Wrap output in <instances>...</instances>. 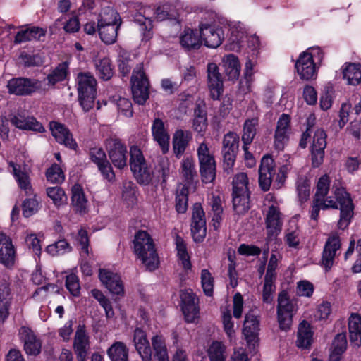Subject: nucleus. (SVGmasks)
Listing matches in <instances>:
<instances>
[{"label": "nucleus", "instance_id": "1", "mask_svg": "<svg viewBox=\"0 0 361 361\" xmlns=\"http://www.w3.org/2000/svg\"><path fill=\"white\" fill-rule=\"evenodd\" d=\"M335 209L340 210L338 227L345 230L350 225L354 215V204L350 193L343 188H337L334 196H328L326 201L313 198L310 208V217L317 222L320 210Z\"/></svg>", "mask_w": 361, "mask_h": 361}, {"label": "nucleus", "instance_id": "2", "mask_svg": "<svg viewBox=\"0 0 361 361\" xmlns=\"http://www.w3.org/2000/svg\"><path fill=\"white\" fill-rule=\"evenodd\" d=\"M152 14L157 20L163 21L176 18L177 13L175 6L168 3L158 6L155 11L149 6L140 8L134 15V21L140 26V30L143 32V40L146 42L152 36Z\"/></svg>", "mask_w": 361, "mask_h": 361}, {"label": "nucleus", "instance_id": "3", "mask_svg": "<svg viewBox=\"0 0 361 361\" xmlns=\"http://www.w3.org/2000/svg\"><path fill=\"white\" fill-rule=\"evenodd\" d=\"M133 243L135 255L147 269L149 271L157 269L159 259L151 235L145 231H138L134 236Z\"/></svg>", "mask_w": 361, "mask_h": 361}, {"label": "nucleus", "instance_id": "4", "mask_svg": "<svg viewBox=\"0 0 361 361\" xmlns=\"http://www.w3.org/2000/svg\"><path fill=\"white\" fill-rule=\"evenodd\" d=\"M249 179L244 173H238L233 178V207L235 212L244 214L250 209Z\"/></svg>", "mask_w": 361, "mask_h": 361}, {"label": "nucleus", "instance_id": "5", "mask_svg": "<svg viewBox=\"0 0 361 361\" xmlns=\"http://www.w3.org/2000/svg\"><path fill=\"white\" fill-rule=\"evenodd\" d=\"M97 80L90 73H80L77 76L78 100L85 111L93 108L97 95Z\"/></svg>", "mask_w": 361, "mask_h": 361}, {"label": "nucleus", "instance_id": "6", "mask_svg": "<svg viewBox=\"0 0 361 361\" xmlns=\"http://www.w3.org/2000/svg\"><path fill=\"white\" fill-rule=\"evenodd\" d=\"M134 101L143 104L149 98V80L142 64L137 65L133 71L130 79Z\"/></svg>", "mask_w": 361, "mask_h": 361}, {"label": "nucleus", "instance_id": "7", "mask_svg": "<svg viewBox=\"0 0 361 361\" xmlns=\"http://www.w3.org/2000/svg\"><path fill=\"white\" fill-rule=\"evenodd\" d=\"M200 163V172L202 182L209 183L216 178V161L214 157L210 153L209 149L205 142H202L197 149Z\"/></svg>", "mask_w": 361, "mask_h": 361}, {"label": "nucleus", "instance_id": "8", "mask_svg": "<svg viewBox=\"0 0 361 361\" xmlns=\"http://www.w3.org/2000/svg\"><path fill=\"white\" fill-rule=\"evenodd\" d=\"M42 87V82L37 79L13 78L7 84L8 92L17 96L30 95Z\"/></svg>", "mask_w": 361, "mask_h": 361}, {"label": "nucleus", "instance_id": "9", "mask_svg": "<svg viewBox=\"0 0 361 361\" xmlns=\"http://www.w3.org/2000/svg\"><path fill=\"white\" fill-rule=\"evenodd\" d=\"M295 306L290 300L288 293L282 292L278 297L277 319L279 328L283 331H288L293 323Z\"/></svg>", "mask_w": 361, "mask_h": 361}, {"label": "nucleus", "instance_id": "10", "mask_svg": "<svg viewBox=\"0 0 361 361\" xmlns=\"http://www.w3.org/2000/svg\"><path fill=\"white\" fill-rule=\"evenodd\" d=\"M341 247V243L338 235L336 233H331L324 244L320 261L321 266L326 271L334 266Z\"/></svg>", "mask_w": 361, "mask_h": 361}, {"label": "nucleus", "instance_id": "11", "mask_svg": "<svg viewBox=\"0 0 361 361\" xmlns=\"http://www.w3.org/2000/svg\"><path fill=\"white\" fill-rule=\"evenodd\" d=\"M181 309L188 323H197L200 317L199 300L192 290L181 291Z\"/></svg>", "mask_w": 361, "mask_h": 361}, {"label": "nucleus", "instance_id": "12", "mask_svg": "<svg viewBox=\"0 0 361 361\" xmlns=\"http://www.w3.org/2000/svg\"><path fill=\"white\" fill-rule=\"evenodd\" d=\"M110 159L115 167L122 169L127 165V148L118 137H110L106 141Z\"/></svg>", "mask_w": 361, "mask_h": 361}, {"label": "nucleus", "instance_id": "13", "mask_svg": "<svg viewBox=\"0 0 361 361\" xmlns=\"http://www.w3.org/2000/svg\"><path fill=\"white\" fill-rule=\"evenodd\" d=\"M199 30L202 43L207 47L215 49L221 44L224 32L221 27L213 24L200 23Z\"/></svg>", "mask_w": 361, "mask_h": 361}, {"label": "nucleus", "instance_id": "14", "mask_svg": "<svg viewBox=\"0 0 361 361\" xmlns=\"http://www.w3.org/2000/svg\"><path fill=\"white\" fill-rule=\"evenodd\" d=\"M259 331V320L253 310L245 314L243 334L250 348L253 350L258 345Z\"/></svg>", "mask_w": 361, "mask_h": 361}, {"label": "nucleus", "instance_id": "15", "mask_svg": "<svg viewBox=\"0 0 361 361\" xmlns=\"http://www.w3.org/2000/svg\"><path fill=\"white\" fill-rule=\"evenodd\" d=\"M49 130L58 143L70 149L76 150L78 149L77 142L73 138L72 133L64 124L57 121H51Z\"/></svg>", "mask_w": 361, "mask_h": 361}, {"label": "nucleus", "instance_id": "16", "mask_svg": "<svg viewBox=\"0 0 361 361\" xmlns=\"http://www.w3.org/2000/svg\"><path fill=\"white\" fill-rule=\"evenodd\" d=\"M207 87L210 97L214 100L219 99L224 92V81L219 68L214 63L207 65Z\"/></svg>", "mask_w": 361, "mask_h": 361}, {"label": "nucleus", "instance_id": "17", "mask_svg": "<svg viewBox=\"0 0 361 361\" xmlns=\"http://www.w3.org/2000/svg\"><path fill=\"white\" fill-rule=\"evenodd\" d=\"M326 147V134L324 130L318 129L315 131L311 145L312 165L317 168L324 161L325 148Z\"/></svg>", "mask_w": 361, "mask_h": 361}, {"label": "nucleus", "instance_id": "18", "mask_svg": "<svg viewBox=\"0 0 361 361\" xmlns=\"http://www.w3.org/2000/svg\"><path fill=\"white\" fill-rule=\"evenodd\" d=\"M16 261V252L11 238L0 233V264L6 269H12Z\"/></svg>", "mask_w": 361, "mask_h": 361}, {"label": "nucleus", "instance_id": "19", "mask_svg": "<svg viewBox=\"0 0 361 361\" xmlns=\"http://www.w3.org/2000/svg\"><path fill=\"white\" fill-rule=\"evenodd\" d=\"M290 132V116L283 114L279 118L274 133V147L282 151L289 140Z\"/></svg>", "mask_w": 361, "mask_h": 361}, {"label": "nucleus", "instance_id": "20", "mask_svg": "<svg viewBox=\"0 0 361 361\" xmlns=\"http://www.w3.org/2000/svg\"><path fill=\"white\" fill-rule=\"evenodd\" d=\"M265 224L267 240L272 241L281 232L283 224L281 214L278 207L271 205L269 207Z\"/></svg>", "mask_w": 361, "mask_h": 361}, {"label": "nucleus", "instance_id": "21", "mask_svg": "<svg viewBox=\"0 0 361 361\" xmlns=\"http://www.w3.org/2000/svg\"><path fill=\"white\" fill-rule=\"evenodd\" d=\"M274 174V159L269 155H264L261 160L259 169V185L263 191L267 192L270 189Z\"/></svg>", "mask_w": 361, "mask_h": 361}, {"label": "nucleus", "instance_id": "22", "mask_svg": "<svg viewBox=\"0 0 361 361\" xmlns=\"http://www.w3.org/2000/svg\"><path fill=\"white\" fill-rule=\"evenodd\" d=\"M295 68L300 79L309 80L317 75L316 63L307 52H302L295 61Z\"/></svg>", "mask_w": 361, "mask_h": 361}, {"label": "nucleus", "instance_id": "23", "mask_svg": "<svg viewBox=\"0 0 361 361\" xmlns=\"http://www.w3.org/2000/svg\"><path fill=\"white\" fill-rule=\"evenodd\" d=\"M99 278L111 293L121 296L124 295L123 284L118 274L108 269H100Z\"/></svg>", "mask_w": 361, "mask_h": 361}, {"label": "nucleus", "instance_id": "24", "mask_svg": "<svg viewBox=\"0 0 361 361\" xmlns=\"http://www.w3.org/2000/svg\"><path fill=\"white\" fill-rule=\"evenodd\" d=\"M9 120L12 125L21 130H33L39 133L45 131L41 123L37 121L35 117L27 116L24 112H17L11 115Z\"/></svg>", "mask_w": 361, "mask_h": 361}, {"label": "nucleus", "instance_id": "25", "mask_svg": "<svg viewBox=\"0 0 361 361\" xmlns=\"http://www.w3.org/2000/svg\"><path fill=\"white\" fill-rule=\"evenodd\" d=\"M73 346L78 361H86L90 350V341L84 326L78 327Z\"/></svg>", "mask_w": 361, "mask_h": 361}, {"label": "nucleus", "instance_id": "26", "mask_svg": "<svg viewBox=\"0 0 361 361\" xmlns=\"http://www.w3.org/2000/svg\"><path fill=\"white\" fill-rule=\"evenodd\" d=\"M11 172L13 173L18 187L24 191L25 195H34V189L28 173L23 167L13 161L8 163Z\"/></svg>", "mask_w": 361, "mask_h": 361}, {"label": "nucleus", "instance_id": "27", "mask_svg": "<svg viewBox=\"0 0 361 361\" xmlns=\"http://www.w3.org/2000/svg\"><path fill=\"white\" fill-rule=\"evenodd\" d=\"M134 345L142 361H152V349L147 334L140 328H136L133 334Z\"/></svg>", "mask_w": 361, "mask_h": 361}, {"label": "nucleus", "instance_id": "28", "mask_svg": "<svg viewBox=\"0 0 361 361\" xmlns=\"http://www.w3.org/2000/svg\"><path fill=\"white\" fill-rule=\"evenodd\" d=\"M20 335L24 341V349L27 354L37 355L40 353L41 341L30 329L23 326L20 330Z\"/></svg>", "mask_w": 361, "mask_h": 361}, {"label": "nucleus", "instance_id": "29", "mask_svg": "<svg viewBox=\"0 0 361 361\" xmlns=\"http://www.w3.org/2000/svg\"><path fill=\"white\" fill-rule=\"evenodd\" d=\"M179 42L181 47L186 51L199 49L202 46L200 33L190 28H187L180 35Z\"/></svg>", "mask_w": 361, "mask_h": 361}, {"label": "nucleus", "instance_id": "30", "mask_svg": "<svg viewBox=\"0 0 361 361\" xmlns=\"http://www.w3.org/2000/svg\"><path fill=\"white\" fill-rule=\"evenodd\" d=\"M152 133L154 140L160 146L163 154H166L169 149V135H168L164 122L156 118L152 126Z\"/></svg>", "mask_w": 361, "mask_h": 361}, {"label": "nucleus", "instance_id": "31", "mask_svg": "<svg viewBox=\"0 0 361 361\" xmlns=\"http://www.w3.org/2000/svg\"><path fill=\"white\" fill-rule=\"evenodd\" d=\"M71 203L75 212L85 214L87 212V200L82 187L75 184L71 189Z\"/></svg>", "mask_w": 361, "mask_h": 361}, {"label": "nucleus", "instance_id": "32", "mask_svg": "<svg viewBox=\"0 0 361 361\" xmlns=\"http://www.w3.org/2000/svg\"><path fill=\"white\" fill-rule=\"evenodd\" d=\"M192 139V134L189 130H177L173 137V149L174 154L180 158Z\"/></svg>", "mask_w": 361, "mask_h": 361}, {"label": "nucleus", "instance_id": "33", "mask_svg": "<svg viewBox=\"0 0 361 361\" xmlns=\"http://www.w3.org/2000/svg\"><path fill=\"white\" fill-rule=\"evenodd\" d=\"M348 330L350 344L355 347L361 345V316L353 313L348 319Z\"/></svg>", "mask_w": 361, "mask_h": 361}, {"label": "nucleus", "instance_id": "34", "mask_svg": "<svg viewBox=\"0 0 361 361\" xmlns=\"http://www.w3.org/2000/svg\"><path fill=\"white\" fill-rule=\"evenodd\" d=\"M11 302V289L6 281H0V322H4L9 314Z\"/></svg>", "mask_w": 361, "mask_h": 361}, {"label": "nucleus", "instance_id": "35", "mask_svg": "<svg viewBox=\"0 0 361 361\" xmlns=\"http://www.w3.org/2000/svg\"><path fill=\"white\" fill-rule=\"evenodd\" d=\"M119 13L112 7L102 8L97 19V26L121 25Z\"/></svg>", "mask_w": 361, "mask_h": 361}, {"label": "nucleus", "instance_id": "36", "mask_svg": "<svg viewBox=\"0 0 361 361\" xmlns=\"http://www.w3.org/2000/svg\"><path fill=\"white\" fill-rule=\"evenodd\" d=\"M94 66L96 74L100 79L107 81L113 77L114 67L109 57L95 60Z\"/></svg>", "mask_w": 361, "mask_h": 361}, {"label": "nucleus", "instance_id": "37", "mask_svg": "<svg viewBox=\"0 0 361 361\" xmlns=\"http://www.w3.org/2000/svg\"><path fill=\"white\" fill-rule=\"evenodd\" d=\"M111 361H128L129 349L121 341H115L106 351Z\"/></svg>", "mask_w": 361, "mask_h": 361}, {"label": "nucleus", "instance_id": "38", "mask_svg": "<svg viewBox=\"0 0 361 361\" xmlns=\"http://www.w3.org/2000/svg\"><path fill=\"white\" fill-rule=\"evenodd\" d=\"M312 332L307 322L302 321L298 327L297 346L300 348L307 349L311 345Z\"/></svg>", "mask_w": 361, "mask_h": 361}, {"label": "nucleus", "instance_id": "39", "mask_svg": "<svg viewBox=\"0 0 361 361\" xmlns=\"http://www.w3.org/2000/svg\"><path fill=\"white\" fill-rule=\"evenodd\" d=\"M225 73L231 80L236 79L240 75V65L237 56L228 54L223 58Z\"/></svg>", "mask_w": 361, "mask_h": 361}, {"label": "nucleus", "instance_id": "40", "mask_svg": "<svg viewBox=\"0 0 361 361\" xmlns=\"http://www.w3.org/2000/svg\"><path fill=\"white\" fill-rule=\"evenodd\" d=\"M154 356L157 361H169L166 341L163 336L155 335L152 338Z\"/></svg>", "mask_w": 361, "mask_h": 361}, {"label": "nucleus", "instance_id": "41", "mask_svg": "<svg viewBox=\"0 0 361 361\" xmlns=\"http://www.w3.org/2000/svg\"><path fill=\"white\" fill-rule=\"evenodd\" d=\"M343 78L348 84L357 85L361 82V65L357 63L347 64L343 68Z\"/></svg>", "mask_w": 361, "mask_h": 361}, {"label": "nucleus", "instance_id": "42", "mask_svg": "<svg viewBox=\"0 0 361 361\" xmlns=\"http://www.w3.org/2000/svg\"><path fill=\"white\" fill-rule=\"evenodd\" d=\"M259 125L257 118L246 119L243 129L242 140L243 144L250 145L257 133V128Z\"/></svg>", "mask_w": 361, "mask_h": 361}, {"label": "nucleus", "instance_id": "43", "mask_svg": "<svg viewBox=\"0 0 361 361\" xmlns=\"http://www.w3.org/2000/svg\"><path fill=\"white\" fill-rule=\"evenodd\" d=\"M192 127L198 133H204L207 130V112L200 104H197L195 108Z\"/></svg>", "mask_w": 361, "mask_h": 361}, {"label": "nucleus", "instance_id": "44", "mask_svg": "<svg viewBox=\"0 0 361 361\" xmlns=\"http://www.w3.org/2000/svg\"><path fill=\"white\" fill-rule=\"evenodd\" d=\"M120 26L121 25L97 26V31L101 40L106 44L115 43Z\"/></svg>", "mask_w": 361, "mask_h": 361}, {"label": "nucleus", "instance_id": "45", "mask_svg": "<svg viewBox=\"0 0 361 361\" xmlns=\"http://www.w3.org/2000/svg\"><path fill=\"white\" fill-rule=\"evenodd\" d=\"M131 171L140 184L147 185L152 183L154 178V171L147 163L138 166L136 170Z\"/></svg>", "mask_w": 361, "mask_h": 361}, {"label": "nucleus", "instance_id": "46", "mask_svg": "<svg viewBox=\"0 0 361 361\" xmlns=\"http://www.w3.org/2000/svg\"><path fill=\"white\" fill-rule=\"evenodd\" d=\"M176 245L178 257L181 261L183 268L186 270L190 269L192 264L185 241L181 237L177 236L176 239Z\"/></svg>", "mask_w": 361, "mask_h": 361}, {"label": "nucleus", "instance_id": "47", "mask_svg": "<svg viewBox=\"0 0 361 361\" xmlns=\"http://www.w3.org/2000/svg\"><path fill=\"white\" fill-rule=\"evenodd\" d=\"M117 63L119 72L123 76L128 75L133 66L130 54L124 49H121L118 52Z\"/></svg>", "mask_w": 361, "mask_h": 361}, {"label": "nucleus", "instance_id": "48", "mask_svg": "<svg viewBox=\"0 0 361 361\" xmlns=\"http://www.w3.org/2000/svg\"><path fill=\"white\" fill-rule=\"evenodd\" d=\"M207 353L210 361H226V346L221 342H212Z\"/></svg>", "mask_w": 361, "mask_h": 361}, {"label": "nucleus", "instance_id": "49", "mask_svg": "<svg viewBox=\"0 0 361 361\" xmlns=\"http://www.w3.org/2000/svg\"><path fill=\"white\" fill-rule=\"evenodd\" d=\"M68 67L66 63H61L59 64L51 73H50L47 79L48 83L51 85H54L59 82L64 80L68 75Z\"/></svg>", "mask_w": 361, "mask_h": 361}, {"label": "nucleus", "instance_id": "50", "mask_svg": "<svg viewBox=\"0 0 361 361\" xmlns=\"http://www.w3.org/2000/svg\"><path fill=\"white\" fill-rule=\"evenodd\" d=\"M181 174L188 184H191L196 175L194 160L192 157H185L181 163Z\"/></svg>", "mask_w": 361, "mask_h": 361}, {"label": "nucleus", "instance_id": "51", "mask_svg": "<svg viewBox=\"0 0 361 361\" xmlns=\"http://www.w3.org/2000/svg\"><path fill=\"white\" fill-rule=\"evenodd\" d=\"M296 190L300 202H306L310 195V180L305 176L299 177L296 182Z\"/></svg>", "mask_w": 361, "mask_h": 361}, {"label": "nucleus", "instance_id": "52", "mask_svg": "<svg viewBox=\"0 0 361 361\" xmlns=\"http://www.w3.org/2000/svg\"><path fill=\"white\" fill-rule=\"evenodd\" d=\"M147 164L140 148L133 145L130 147V166L131 170H136L138 166Z\"/></svg>", "mask_w": 361, "mask_h": 361}, {"label": "nucleus", "instance_id": "53", "mask_svg": "<svg viewBox=\"0 0 361 361\" xmlns=\"http://www.w3.org/2000/svg\"><path fill=\"white\" fill-rule=\"evenodd\" d=\"M47 194L56 207H60L67 202L68 198L65 191L60 187L47 188Z\"/></svg>", "mask_w": 361, "mask_h": 361}, {"label": "nucleus", "instance_id": "54", "mask_svg": "<svg viewBox=\"0 0 361 361\" xmlns=\"http://www.w3.org/2000/svg\"><path fill=\"white\" fill-rule=\"evenodd\" d=\"M330 178L326 174L319 178L317 184L316 192L313 198L326 201L327 194L330 188Z\"/></svg>", "mask_w": 361, "mask_h": 361}, {"label": "nucleus", "instance_id": "55", "mask_svg": "<svg viewBox=\"0 0 361 361\" xmlns=\"http://www.w3.org/2000/svg\"><path fill=\"white\" fill-rule=\"evenodd\" d=\"M209 204L213 212V225L215 228H217L222 219L223 208L221 197L219 196L213 195Z\"/></svg>", "mask_w": 361, "mask_h": 361}, {"label": "nucleus", "instance_id": "56", "mask_svg": "<svg viewBox=\"0 0 361 361\" xmlns=\"http://www.w3.org/2000/svg\"><path fill=\"white\" fill-rule=\"evenodd\" d=\"M47 252L52 256L60 255L72 250L70 244L64 239L59 240L46 248Z\"/></svg>", "mask_w": 361, "mask_h": 361}, {"label": "nucleus", "instance_id": "57", "mask_svg": "<svg viewBox=\"0 0 361 361\" xmlns=\"http://www.w3.org/2000/svg\"><path fill=\"white\" fill-rule=\"evenodd\" d=\"M48 181L52 183L59 184L63 182L65 175L59 165L52 164L46 172Z\"/></svg>", "mask_w": 361, "mask_h": 361}, {"label": "nucleus", "instance_id": "58", "mask_svg": "<svg viewBox=\"0 0 361 361\" xmlns=\"http://www.w3.org/2000/svg\"><path fill=\"white\" fill-rule=\"evenodd\" d=\"M214 279L208 269H204L201 271V284L204 294L207 296H212L214 293Z\"/></svg>", "mask_w": 361, "mask_h": 361}, {"label": "nucleus", "instance_id": "59", "mask_svg": "<svg viewBox=\"0 0 361 361\" xmlns=\"http://www.w3.org/2000/svg\"><path fill=\"white\" fill-rule=\"evenodd\" d=\"M26 198L23 202V215L27 218L35 214L39 209V201L36 195Z\"/></svg>", "mask_w": 361, "mask_h": 361}, {"label": "nucleus", "instance_id": "60", "mask_svg": "<svg viewBox=\"0 0 361 361\" xmlns=\"http://www.w3.org/2000/svg\"><path fill=\"white\" fill-rule=\"evenodd\" d=\"M239 137L233 132H229L224 136L222 151L236 152L238 147Z\"/></svg>", "mask_w": 361, "mask_h": 361}, {"label": "nucleus", "instance_id": "61", "mask_svg": "<svg viewBox=\"0 0 361 361\" xmlns=\"http://www.w3.org/2000/svg\"><path fill=\"white\" fill-rule=\"evenodd\" d=\"M66 287L74 297H78L80 293L79 278L75 274H71L66 277Z\"/></svg>", "mask_w": 361, "mask_h": 361}, {"label": "nucleus", "instance_id": "62", "mask_svg": "<svg viewBox=\"0 0 361 361\" xmlns=\"http://www.w3.org/2000/svg\"><path fill=\"white\" fill-rule=\"evenodd\" d=\"M275 279L264 278L262 290V300L264 303H271L273 300V295L276 290Z\"/></svg>", "mask_w": 361, "mask_h": 361}, {"label": "nucleus", "instance_id": "63", "mask_svg": "<svg viewBox=\"0 0 361 361\" xmlns=\"http://www.w3.org/2000/svg\"><path fill=\"white\" fill-rule=\"evenodd\" d=\"M191 234L195 242L200 243L204 240L207 235L206 223L200 224H190Z\"/></svg>", "mask_w": 361, "mask_h": 361}, {"label": "nucleus", "instance_id": "64", "mask_svg": "<svg viewBox=\"0 0 361 361\" xmlns=\"http://www.w3.org/2000/svg\"><path fill=\"white\" fill-rule=\"evenodd\" d=\"M347 348V339L345 334H338L332 343V351L336 354H343Z\"/></svg>", "mask_w": 361, "mask_h": 361}]
</instances>
